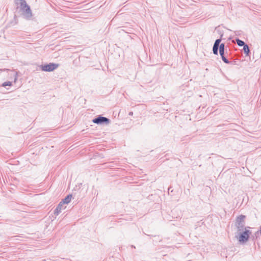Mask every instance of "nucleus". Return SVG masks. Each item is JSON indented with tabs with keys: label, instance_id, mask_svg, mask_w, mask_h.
I'll return each instance as SVG.
<instances>
[{
	"label": "nucleus",
	"instance_id": "nucleus-1",
	"mask_svg": "<svg viewBox=\"0 0 261 261\" xmlns=\"http://www.w3.org/2000/svg\"><path fill=\"white\" fill-rule=\"evenodd\" d=\"M252 229L249 226L244 227L243 225H240L239 223L238 235L236 236V238L240 244H244L247 243L252 234Z\"/></svg>",
	"mask_w": 261,
	"mask_h": 261
},
{
	"label": "nucleus",
	"instance_id": "nucleus-2",
	"mask_svg": "<svg viewBox=\"0 0 261 261\" xmlns=\"http://www.w3.org/2000/svg\"><path fill=\"white\" fill-rule=\"evenodd\" d=\"M16 4L19 5L20 10L23 17L30 19L32 17V13L30 7L27 4L25 0H16Z\"/></svg>",
	"mask_w": 261,
	"mask_h": 261
},
{
	"label": "nucleus",
	"instance_id": "nucleus-3",
	"mask_svg": "<svg viewBox=\"0 0 261 261\" xmlns=\"http://www.w3.org/2000/svg\"><path fill=\"white\" fill-rule=\"evenodd\" d=\"M59 66V64L49 63V64L41 65L40 68L43 71L51 72L56 69Z\"/></svg>",
	"mask_w": 261,
	"mask_h": 261
},
{
	"label": "nucleus",
	"instance_id": "nucleus-4",
	"mask_svg": "<svg viewBox=\"0 0 261 261\" xmlns=\"http://www.w3.org/2000/svg\"><path fill=\"white\" fill-rule=\"evenodd\" d=\"M92 121L93 123L98 124H101L103 123L108 124L109 123V120L103 117H99L97 118L94 119Z\"/></svg>",
	"mask_w": 261,
	"mask_h": 261
},
{
	"label": "nucleus",
	"instance_id": "nucleus-5",
	"mask_svg": "<svg viewBox=\"0 0 261 261\" xmlns=\"http://www.w3.org/2000/svg\"><path fill=\"white\" fill-rule=\"evenodd\" d=\"M65 206H64V204H63V202H60L56 208L55 209L54 211V214L56 215H58L61 212L62 210L65 209Z\"/></svg>",
	"mask_w": 261,
	"mask_h": 261
},
{
	"label": "nucleus",
	"instance_id": "nucleus-6",
	"mask_svg": "<svg viewBox=\"0 0 261 261\" xmlns=\"http://www.w3.org/2000/svg\"><path fill=\"white\" fill-rule=\"evenodd\" d=\"M225 43H222L220 44L219 51L221 57L225 55Z\"/></svg>",
	"mask_w": 261,
	"mask_h": 261
},
{
	"label": "nucleus",
	"instance_id": "nucleus-7",
	"mask_svg": "<svg viewBox=\"0 0 261 261\" xmlns=\"http://www.w3.org/2000/svg\"><path fill=\"white\" fill-rule=\"evenodd\" d=\"M243 50L246 56H249L250 55V50L249 49L248 45L247 44L244 45V46H243Z\"/></svg>",
	"mask_w": 261,
	"mask_h": 261
},
{
	"label": "nucleus",
	"instance_id": "nucleus-8",
	"mask_svg": "<svg viewBox=\"0 0 261 261\" xmlns=\"http://www.w3.org/2000/svg\"><path fill=\"white\" fill-rule=\"evenodd\" d=\"M72 195H67L64 199L62 200L61 202H63V204H68L69 203L71 199Z\"/></svg>",
	"mask_w": 261,
	"mask_h": 261
},
{
	"label": "nucleus",
	"instance_id": "nucleus-9",
	"mask_svg": "<svg viewBox=\"0 0 261 261\" xmlns=\"http://www.w3.org/2000/svg\"><path fill=\"white\" fill-rule=\"evenodd\" d=\"M223 36V34H221L220 36V38L219 39H217L215 40V43L214 44V46H219V47L220 46V45L221 44L220 43L222 39Z\"/></svg>",
	"mask_w": 261,
	"mask_h": 261
},
{
	"label": "nucleus",
	"instance_id": "nucleus-10",
	"mask_svg": "<svg viewBox=\"0 0 261 261\" xmlns=\"http://www.w3.org/2000/svg\"><path fill=\"white\" fill-rule=\"evenodd\" d=\"M236 40L238 45L239 46H244V45L246 44L244 41L240 40L238 38H236Z\"/></svg>",
	"mask_w": 261,
	"mask_h": 261
},
{
	"label": "nucleus",
	"instance_id": "nucleus-11",
	"mask_svg": "<svg viewBox=\"0 0 261 261\" xmlns=\"http://www.w3.org/2000/svg\"><path fill=\"white\" fill-rule=\"evenodd\" d=\"M219 50V46H214L213 45V54L215 55H218V50Z\"/></svg>",
	"mask_w": 261,
	"mask_h": 261
},
{
	"label": "nucleus",
	"instance_id": "nucleus-12",
	"mask_svg": "<svg viewBox=\"0 0 261 261\" xmlns=\"http://www.w3.org/2000/svg\"><path fill=\"white\" fill-rule=\"evenodd\" d=\"M12 85V83L11 82H9V81L5 82L4 83H3V84H2V86L4 87H6L7 86H11Z\"/></svg>",
	"mask_w": 261,
	"mask_h": 261
},
{
	"label": "nucleus",
	"instance_id": "nucleus-13",
	"mask_svg": "<svg viewBox=\"0 0 261 261\" xmlns=\"http://www.w3.org/2000/svg\"><path fill=\"white\" fill-rule=\"evenodd\" d=\"M221 57V59L222 60V61L225 63H226V64H229L230 62V61L225 57V56H223Z\"/></svg>",
	"mask_w": 261,
	"mask_h": 261
},
{
	"label": "nucleus",
	"instance_id": "nucleus-14",
	"mask_svg": "<svg viewBox=\"0 0 261 261\" xmlns=\"http://www.w3.org/2000/svg\"><path fill=\"white\" fill-rule=\"evenodd\" d=\"M244 218H245L244 216L241 215L238 217V221H239L240 222H241V221H243Z\"/></svg>",
	"mask_w": 261,
	"mask_h": 261
},
{
	"label": "nucleus",
	"instance_id": "nucleus-15",
	"mask_svg": "<svg viewBox=\"0 0 261 261\" xmlns=\"http://www.w3.org/2000/svg\"><path fill=\"white\" fill-rule=\"evenodd\" d=\"M128 114H129V115L133 114V112H129Z\"/></svg>",
	"mask_w": 261,
	"mask_h": 261
}]
</instances>
